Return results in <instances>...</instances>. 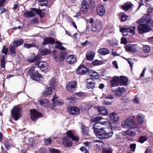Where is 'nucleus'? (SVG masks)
Here are the masks:
<instances>
[{"label": "nucleus", "mask_w": 153, "mask_h": 153, "mask_svg": "<svg viewBox=\"0 0 153 153\" xmlns=\"http://www.w3.org/2000/svg\"><path fill=\"white\" fill-rule=\"evenodd\" d=\"M121 126L122 127L126 128H138L136 123L133 120L129 119H127L123 121L121 123Z\"/></svg>", "instance_id": "4"}, {"label": "nucleus", "mask_w": 153, "mask_h": 153, "mask_svg": "<svg viewBox=\"0 0 153 153\" xmlns=\"http://www.w3.org/2000/svg\"><path fill=\"white\" fill-rule=\"evenodd\" d=\"M104 144L102 141L100 140H96V148L99 149V150L102 149Z\"/></svg>", "instance_id": "35"}, {"label": "nucleus", "mask_w": 153, "mask_h": 153, "mask_svg": "<svg viewBox=\"0 0 153 153\" xmlns=\"http://www.w3.org/2000/svg\"><path fill=\"white\" fill-rule=\"evenodd\" d=\"M110 122L109 120L101 121L99 122V124L100 125H103L105 126H107L108 124H110Z\"/></svg>", "instance_id": "52"}, {"label": "nucleus", "mask_w": 153, "mask_h": 153, "mask_svg": "<svg viewBox=\"0 0 153 153\" xmlns=\"http://www.w3.org/2000/svg\"><path fill=\"white\" fill-rule=\"evenodd\" d=\"M62 143L64 145L67 147L71 146L72 145V142L70 140V138L67 136L63 138Z\"/></svg>", "instance_id": "15"}, {"label": "nucleus", "mask_w": 153, "mask_h": 153, "mask_svg": "<svg viewBox=\"0 0 153 153\" xmlns=\"http://www.w3.org/2000/svg\"><path fill=\"white\" fill-rule=\"evenodd\" d=\"M102 103L105 105H109L112 104V101H108L107 100H102Z\"/></svg>", "instance_id": "59"}, {"label": "nucleus", "mask_w": 153, "mask_h": 153, "mask_svg": "<svg viewBox=\"0 0 153 153\" xmlns=\"http://www.w3.org/2000/svg\"><path fill=\"white\" fill-rule=\"evenodd\" d=\"M133 4L130 2L125 3L122 6V9L126 11L128 10L132 6Z\"/></svg>", "instance_id": "31"}, {"label": "nucleus", "mask_w": 153, "mask_h": 153, "mask_svg": "<svg viewBox=\"0 0 153 153\" xmlns=\"http://www.w3.org/2000/svg\"><path fill=\"white\" fill-rule=\"evenodd\" d=\"M53 60L56 62L58 61V59L57 57V55L56 54L54 53L53 55Z\"/></svg>", "instance_id": "62"}, {"label": "nucleus", "mask_w": 153, "mask_h": 153, "mask_svg": "<svg viewBox=\"0 0 153 153\" xmlns=\"http://www.w3.org/2000/svg\"><path fill=\"white\" fill-rule=\"evenodd\" d=\"M38 102L43 107H49L50 102L46 99H42L38 101Z\"/></svg>", "instance_id": "18"}, {"label": "nucleus", "mask_w": 153, "mask_h": 153, "mask_svg": "<svg viewBox=\"0 0 153 153\" xmlns=\"http://www.w3.org/2000/svg\"><path fill=\"white\" fill-rule=\"evenodd\" d=\"M126 92V90L124 88L119 87L114 93V95L117 97H120Z\"/></svg>", "instance_id": "20"}, {"label": "nucleus", "mask_w": 153, "mask_h": 153, "mask_svg": "<svg viewBox=\"0 0 153 153\" xmlns=\"http://www.w3.org/2000/svg\"><path fill=\"white\" fill-rule=\"evenodd\" d=\"M21 110L20 108L17 106L13 107L11 111V117L16 121L17 120L21 117Z\"/></svg>", "instance_id": "5"}, {"label": "nucleus", "mask_w": 153, "mask_h": 153, "mask_svg": "<svg viewBox=\"0 0 153 153\" xmlns=\"http://www.w3.org/2000/svg\"><path fill=\"white\" fill-rule=\"evenodd\" d=\"M66 134L69 138H71L73 140L77 142L79 140V138L74 135L73 133L70 130L68 131L66 133Z\"/></svg>", "instance_id": "17"}, {"label": "nucleus", "mask_w": 153, "mask_h": 153, "mask_svg": "<svg viewBox=\"0 0 153 153\" xmlns=\"http://www.w3.org/2000/svg\"><path fill=\"white\" fill-rule=\"evenodd\" d=\"M126 50L129 51H134L136 50L135 46L133 45H127L125 47Z\"/></svg>", "instance_id": "33"}, {"label": "nucleus", "mask_w": 153, "mask_h": 153, "mask_svg": "<svg viewBox=\"0 0 153 153\" xmlns=\"http://www.w3.org/2000/svg\"><path fill=\"white\" fill-rule=\"evenodd\" d=\"M97 52L102 55H105L110 53V51L107 49L101 48L97 51Z\"/></svg>", "instance_id": "28"}, {"label": "nucleus", "mask_w": 153, "mask_h": 153, "mask_svg": "<svg viewBox=\"0 0 153 153\" xmlns=\"http://www.w3.org/2000/svg\"><path fill=\"white\" fill-rule=\"evenodd\" d=\"M24 41L22 39H17L13 42V45L15 47H18L22 45Z\"/></svg>", "instance_id": "27"}, {"label": "nucleus", "mask_w": 153, "mask_h": 153, "mask_svg": "<svg viewBox=\"0 0 153 153\" xmlns=\"http://www.w3.org/2000/svg\"><path fill=\"white\" fill-rule=\"evenodd\" d=\"M53 92L52 88L51 87H48L45 88L42 93V96L46 97L50 95Z\"/></svg>", "instance_id": "22"}, {"label": "nucleus", "mask_w": 153, "mask_h": 153, "mask_svg": "<svg viewBox=\"0 0 153 153\" xmlns=\"http://www.w3.org/2000/svg\"><path fill=\"white\" fill-rule=\"evenodd\" d=\"M144 117L141 114H139L137 116V120L138 123L140 125H142Z\"/></svg>", "instance_id": "34"}, {"label": "nucleus", "mask_w": 153, "mask_h": 153, "mask_svg": "<svg viewBox=\"0 0 153 153\" xmlns=\"http://www.w3.org/2000/svg\"><path fill=\"white\" fill-rule=\"evenodd\" d=\"M150 47L148 45H144L143 47V50L145 52H149L150 50Z\"/></svg>", "instance_id": "42"}, {"label": "nucleus", "mask_w": 153, "mask_h": 153, "mask_svg": "<svg viewBox=\"0 0 153 153\" xmlns=\"http://www.w3.org/2000/svg\"><path fill=\"white\" fill-rule=\"evenodd\" d=\"M87 69L88 70V71H87V72H88L89 75L91 76H93V75L92 74H93L96 73L95 71L94 70H90L88 68H87Z\"/></svg>", "instance_id": "54"}, {"label": "nucleus", "mask_w": 153, "mask_h": 153, "mask_svg": "<svg viewBox=\"0 0 153 153\" xmlns=\"http://www.w3.org/2000/svg\"><path fill=\"white\" fill-rule=\"evenodd\" d=\"M67 111L68 113L72 115H77L80 113V109L78 107L74 106H68Z\"/></svg>", "instance_id": "8"}, {"label": "nucleus", "mask_w": 153, "mask_h": 153, "mask_svg": "<svg viewBox=\"0 0 153 153\" xmlns=\"http://www.w3.org/2000/svg\"><path fill=\"white\" fill-rule=\"evenodd\" d=\"M35 65L38 67L42 71H46L48 69V65L45 62L40 61L39 62H36Z\"/></svg>", "instance_id": "10"}, {"label": "nucleus", "mask_w": 153, "mask_h": 153, "mask_svg": "<svg viewBox=\"0 0 153 153\" xmlns=\"http://www.w3.org/2000/svg\"><path fill=\"white\" fill-rule=\"evenodd\" d=\"M6 63L5 56L4 55H3L1 58V66L2 68H5Z\"/></svg>", "instance_id": "39"}, {"label": "nucleus", "mask_w": 153, "mask_h": 153, "mask_svg": "<svg viewBox=\"0 0 153 153\" xmlns=\"http://www.w3.org/2000/svg\"><path fill=\"white\" fill-rule=\"evenodd\" d=\"M112 136V132L104 133L102 130L96 128V137L100 139L108 138Z\"/></svg>", "instance_id": "6"}, {"label": "nucleus", "mask_w": 153, "mask_h": 153, "mask_svg": "<svg viewBox=\"0 0 153 153\" xmlns=\"http://www.w3.org/2000/svg\"><path fill=\"white\" fill-rule=\"evenodd\" d=\"M77 85V83L76 81H72L68 83L66 88L68 91L73 92L76 90Z\"/></svg>", "instance_id": "9"}, {"label": "nucleus", "mask_w": 153, "mask_h": 153, "mask_svg": "<svg viewBox=\"0 0 153 153\" xmlns=\"http://www.w3.org/2000/svg\"><path fill=\"white\" fill-rule=\"evenodd\" d=\"M88 70L85 65H81L77 68V72L78 74L81 75L87 72Z\"/></svg>", "instance_id": "12"}, {"label": "nucleus", "mask_w": 153, "mask_h": 153, "mask_svg": "<svg viewBox=\"0 0 153 153\" xmlns=\"http://www.w3.org/2000/svg\"><path fill=\"white\" fill-rule=\"evenodd\" d=\"M50 151L51 153H60V151L54 148L51 149Z\"/></svg>", "instance_id": "55"}, {"label": "nucleus", "mask_w": 153, "mask_h": 153, "mask_svg": "<svg viewBox=\"0 0 153 153\" xmlns=\"http://www.w3.org/2000/svg\"><path fill=\"white\" fill-rule=\"evenodd\" d=\"M24 47L28 48L33 47H35V45L34 44H31L28 43H25L24 45Z\"/></svg>", "instance_id": "47"}, {"label": "nucleus", "mask_w": 153, "mask_h": 153, "mask_svg": "<svg viewBox=\"0 0 153 153\" xmlns=\"http://www.w3.org/2000/svg\"><path fill=\"white\" fill-rule=\"evenodd\" d=\"M95 55V51L91 50L87 53L85 55L86 59L88 61H92Z\"/></svg>", "instance_id": "16"}, {"label": "nucleus", "mask_w": 153, "mask_h": 153, "mask_svg": "<svg viewBox=\"0 0 153 153\" xmlns=\"http://www.w3.org/2000/svg\"><path fill=\"white\" fill-rule=\"evenodd\" d=\"M120 32H128L127 28L122 27L120 28Z\"/></svg>", "instance_id": "64"}, {"label": "nucleus", "mask_w": 153, "mask_h": 153, "mask_svg": "<svg viewBox=\"0 0 153 153\" xmlns=\"http://www.w3.org/2000/svg\"><path fill=\"white\" fill-rule=\"evenodd\" d=\"M119 82V77L115 76L113 78V79L110 82L111 87L116 86L118 85Z\"/></svg>", "instance_id": "23"}, {"label": "nucleus", "mask_w": 153, "mask_h": 153, "mask_svg": "<svg viewBox=\"0 0 153 153\" xmlns=\"http://www.w3.org/2000/svg\"><path fill=\"white\" fill-rule=\"evenodd\" d=\"M16 48L13 45H10L9 46V50L10 51V54L13 57H14L16 56Z\"/></svg>", "instance_id": "30"}, {"label": "nucleus", "mask_w": 153, "mask_h": 153, "mask_svg": "<svg viewBox=\"0 0 153 153\" xmlns=\"http://www.w3.org/2000/svg\"><path fill=\"white\" fill-rule=\"evenodd\" d=\"M35 67H32L27 71V73L30 75L31 79L37 82L40 81V78L42 77V76L39 74L38 71H35Z\"/></svg>", "instance_id": "3"}, {"label": "nucleus", "mask_w": 153, "mask_h": 153, "mask_svg": "<svg viewBox=\"0 0 153 153\" xmlns=\"http://www.w3.org/2000/svg\"><path fill=\"white\" fill-rule=\"evenodd\" d=\"M128 80L127 78L125 76H121L119 78V82L120 83L125 85H127Z\"/></svg>", "instance_id": "29"}, {"label": "nucleus", "mask_w": 153, "mask_h": 153, "mask_svg": "<svg viewBox=\"0 0 153 153\" xmlns=\"http://www.w3.org/2000/svg\"><path fill=\"white\" fill-rule=\"evenodd\" d=\"M45 10V9L41 10L36 8H30V11L25 12L23 16L28 18L35 16L37 14L39 16L40 18H42L45 15V13L44 12H42V11Z\"/></svg>", "instance_id": "2"}, {"label": "nucleus", "mask_w": 153, "mask_h": 153, "mask_svg": "<svg viewBox=\"0 0 153 153\" xmlns=\"http://www.w3.org/2000/svg\"><path fill=\"white\" fill-rule=\"evenodd\" d=\"M30 118L32 120L35 121L39 117L43 116L42 114L36 111L35 109H32L30 110Z\"/></svg>", "instance_id": "7"}, {"label": "nucleus", "mask_w": 153, "mask_h": 153, "mask_svg": "<svg viewBox=\"0 0 153 153\" xmlns=\"http://www.w3.org/2000/svg\"><path fill=\"white\" fill-rule=\"evenodd\" d=\"M147 13H150L153 12V7H152L150 4H148L147 5Z\"/></svg>", "instance_id": "48"}, {"label": "nucleus", "mask_w": 153, "mask_h": 153, "mask_svg": "<svg viewBox=\"0 0 153 153\" xmlns=\"http://www.w3.org/2000/svg\"><path fill=\"white\" fill-rule=\"evenodd\" d=\"M147 140V138L146 137L142 136L140 137L139 140V141L141 143H143Z\"/></svg>", "instance_id": "50"}, {"label": "nucleus", "mask_w": 153, "mask_h": 153, "mask_svg": "<svg viewBox=\"0 0 153 153\" xmlns=\"http://www.w3.org/2000/svg\"><path fill=\"white\" fill-rule=\"evenodd\" d=\"M99 113L102 115L106 116L108 114V111L105 107L102 106L98 107L97 108Z\"/></svg>", "instance_id": "14"}, {"label": "nucleus", "mask_w": 153, "mask_h": 153, "mask_svg": "<svg viewBox=\"0 0 153 153\" xmlns=\"http://www.w3.org/2000/svg\"><path fill=\"white\" fill-rule=\"evenodd\" d=\"M109 116L110 119L115 122H118L119 120V116L116 113L113 112L110 113Z\"/></svg>", "instance_id": "19"}, {"label": "nucleus", "mask_w": 153, "mask_h": 153, "mask_svg": "<svg viewBox=\"0 0 153 153\" xmlns=\"http://www.w3.org/2000/svg\"><path fill=\"white\" fill-rule=\"evenodd\" d=\"M91 7L94 9L95 5V2L94 0H90V2Z\"/></svg>", "instance_id": "57"}, {"label": "nucleus", "mask_w": 153, "mask_h": 153, "mask_svg": "<svg viewBox=\"0 0 153 153\" xmlns=\"http://www.w3.org/2000/svg\"><path fill=\"white\" fill-rule=\"evenodd\" d=\"M112 151L110 149L105 148L104 149L102 152V153H111Z\"/></svg>", "instance_id": "53"}, {"label": "nucleus", "mask_w": 153, "mask_h": 153, "mask_svg": "<svg viewBox=\"0 0 153 153\" xmlns=\"http://www.w3.org/2000/svg\"><path fill=\"white\" fill-rule=\"evenodd\" d=\"M82 11L85 12H86L88 10L89 8V5L85 0H83L82 3Z\"/></svg>", "instance_id": "24"}, {"label": "nucleus", "mask_w": 153, "mask_h": 153, "mask_svg": "<svg viewBox=\"0 0 153 153\" xmlns=\"http://www.w3.org/2000/svg\"><path fill=\"white\" fill-rule=\"evenodd\" d=\"M136 144L135 143H132L130 145V147L131 150L133 152L135 151L136 147Z\"/></svg>", "instance_id": "51"}, {"label": "nucleus", "mask_w": 153, "mask_h": 153, "mask_svg": "<svg viewBox=\"0 0 153 153\" xmlns=\"http://www.w3.org/2000/svg\"><path fill=\"white\" fill-rule=\"evenodd\" d=\"M55 43L54 39L52 37H48L44 39L42 44L45 45L49 44L53 45Z\"/></svg>", "instance_id": "13"}, {"label": "nucleus", "mask_w": 153, "mask_h": 153, "mask_svg": "<svg viewBox=\"0 0 153 153\" xmlns=\"http://www.w3.org/2000/svg\"><path fill=\"white\" fill-rule=\"evenodd\" d=\"M40 56L39 54L35 55L34 53L32 54L30 56L28 57L27 61L28 62L33 63L40 59Z\"/></svg>", "instance_id": "11"}, {"label": "nucleus", "mask_w": 153, "mask_h": 153, "mask_svg": "<svg viewBox=\"0 0 153 153\" xmlns=\"http://www.w3.org/2000/svg\"><path fill=\"white\" fill-rule=\"evenodd\" d=\"M97 14L100 16L103 15L105 13L104 7L101 5H99L97 10Z\"/></svg>", "instance_id": "21"}, {"label": "nucleus", "mask_w": 153, "mask_h": 153, "mask_svg": "<svg viewBox=\"0 0 153 153\" xmlns=\"http://www.w3.org/2000/svg\"><path fill=\"white\" fill-rule=\"evenodd\" d=\"M64 102L62 100H58L54 101L53 102V106H56L57 105L61 106L63 105Z\"/></svg>", "instance_id": "36"}, {"label": "nucleus", "mask_w": 153, "mask_h": 153, "mask_svg": "<svg viewBox=\"0 0 153 153\" xmlns=\"http://www.w3.org/2000/svg\"><path fill=\"white\" fill-rule=\"evenodd\" d=\"M66 60L69 64H73L76 62V59L73 55H69L66 58Z\"/></svg>", "instance_id": "25"}, {"label": "nucleus", "mask_w": 153, "mask_h": 153, "mask_svg": "<svg viewBox=\"0 0 153 153\" xmlns=\"http://www.w3.org/2000/svg\"><path fill=\"white\" fill-rule=\"evenodd\" d=\"M52 141L51 139L50 138L48 139H45L44 140V142L45 144L47 146L50 145Z\"/></svg>", "instance_id": "45"}, {"label": "nucleus", "mask_w": 153, "mask_h": 153, "mask_svg": "<svg viewBox=\"0 0 153 153\" xmlns=\"http://www.w3.org/2000/svg\"><path fill=\"white\" fill-rule=\"evenodd\" d=\"M51 52L48 49L45 48L42 51L41 54L42 55H45L50 53Z\"/></svg>", "instance_id": "43"}, {"label": "nucleus", "mask_w": 153, "mask_h": 153, "mask_svg": "<svg viewBox=\"0 0 153 153\" xmlns=\"http://www.w3.org/2000/svg\"><path fill=\"white\" fill-rule=\"evenodd\" d=\"M118 16L119 18H120L121 19H129V17L127 16L126 14H122V13H120L119 14Z\"/></svg>", "instance_id": "44"}, {"label": "nucleus", "mask_w": 153, "mask_h": 153, "mask_svg": "<svg viewBox=\"0 0 153 153\" xmlns=\"http://www.w3.org/2000/svg\"><path fill=\"white\" fill-rule=\"evenodd\" d=\"M67 54V52L65 51H62L60 53L58 59V61H59V62L61 64L62 62L65 60V57L66 56Z\"/></svg>", "instance_id": "26"}, {"label": "nucleus", "mask_w": 153, "mask_h": 153, "mask_svg": "<svg viewBox=\"0 0 153 153\" xmlns=\"http://www.w3.org/2000/svg\"><path fill=\"white\" fill-rule=\"evenodd\" d=\"M95 83L93 82H89L87 84V87L88 88H92L94 87Z\"/></svg>", "instance_id": "49"}, {"label": "nucleus", "mask_w": 153, "mask_h": 153, "mask_svg": "<svg viewBox=\"0 0 153 153\" xmlns=\"http://www.w3.org/2000/svg\"><path fill=\"white\" fill-rule=\"evenodd\" d=\"M135 27H131L129 28H127V30L128 33H130V35L133 36L135 33L134 30Z\"/></svg>", "instance_id": "40"}, {"label": "nucleus", "mask_w": 153, "mask_h": 153, "mask_svg": "<svg viewBox=\"0 0 153 153\" xmlns=\"http://www.w3.org/2000/svg\"><path fill=\"white\" fill-rule=\"evenodd\" d=\"M39 153H47L45 148L44 147L41 148L39 151Z\"/></svg>", "instance_id": "58"}, {"label": "nucleus", "mask_w": 153, "mask_h": 153, "mask_svg": "<svg viewBox=\"0 0 153 153\" xmlns=\"http://www.w3.org/2000/svg\"><path fill=\"white\" fill-rule=\"evenodd\" d=\"M8 51V48H6V46L5 45L3 46V49L2 50V52L5 54L7 55V53Z\"/></svg>", "instance_id": "46"}, {"label": "nucleus", "mask_w": 153, "mask_h": 153, "mask_svg": "<svg viewBox=\"0 0 153 153\" xmlns=\"http://www.w3.org/2000/svg\"><path fill=\"white\" fill-rule=\"evenodd\" d=\"M133 102L134 103L136 104H139L140 102V99L139 98L136 97L133 100Z\"/></svg>", "instance_id": "61"}, {"label": "nucleus", "mask_w": 153, "mask_h": 153, "mask_svg": "<svg viewBox=\"0 0 153 153\" xmlns=\"http://www.w3.org/2000/svg\"><path fill=\"white\" fill-rule=\"evenodd\" d=\"M81 127L83 134L85 136H88V128L83 125H82Z\"/></svg>", "instance_id": "38"}, {"label": "nucleus", "mask_w": 153, "mask_h": 153, "mask_svg": "<svg viewBox=\"0 0 153 153\" xmlns=\"http://www.w3.org/2000/svg\"><path fill=\"white\" fill-rule=\"evenodd\" d=\"M136 134L135 131H130L128 130L126 131L124 133L125 135H127L131 137H133Z\"/></svg>", "instance_id": "37"}, {"label": "nucleus", "mask_w": 153, "mask_h": 153, "mask_svg": "<svg viewBox=\"0 0 153 153\" xmlns=\"http://www.w3.org/2000/svg\"><path fill=\"white\" fill-rule=\"evenodd\" d=\"M56 45L55 46V48H56L60 50H65V48L62 46V43L59 41H56L55 42Z\"/></svg>", "instance_id": "32"}, {"label": "nucleus", "mask_w": 153, "mask_h": 153, "mask_svg": "<svg viewBox=\"0 0 153 153\" xmlns=\"http://www.w3.org/2000/svg\"><path fill=\"white\" fill-rule=\"evenodd\" d=\"M127 41L126 38L122 37L121 39V43L125 45L127 43Z\"/></svg>", "instance_id": "60"}, {"label": "nucleus", "mask_w": 153, "mask_h": 153, "mask_svg": "<svg viewBox=\"0 0 153 153\" xmlns=\"http://www.w3.org/2000/svg\"><path fill=\"white\" fill-rule=\"evenodd\" d=\"M137 23L140 25L138 26V30L140 33H146L151 30L150 26L153 25L152 20H138Z\"/></svg>", "instance_id": "1"}, {"label": "nucleus", "mask_w": 153, "mask_h": 153, "mask_svg": "<svg viewBox=\"0 0 153 153\" xmlns=\"http://www.w3.org/2000/svg\"><path fill=\"white\" fill-rule=\"evenodd\" d=\"M104 62L103 61H100L96 60V65H100L104 63Z\"/></svg>", "instance_id": "63"}, {"label": "nucleus", "mask_w": 153, "mask_h": 153, "mask_svg": "<svg viewBox=\"0 0 153 153\" xmlns=\"http://www.w3.org/2000/svg\"><path fill=\"white\" fill-rule=\"evenodd\" d=\"M4 144L6 150L7 151L8 150L10 146V143L9 141L8 140L5 141L4 142Z\"/></svg>", "instance_id": "41"}, {"label": "nucleus", "mask_w": 153, "mask_h": 153, "mask_svg": "<svg viewBox=\"0 0 153 153\" xmlns=\"http://www.w3.org/2000/svg\"><path fill=\"white\" fill-rule=\"evenodd\" d=\"M102 119V117L100 116L96 117V125L97 124H99V122Z\"/></svg>", "instance_id": "56"}]
</instances>
